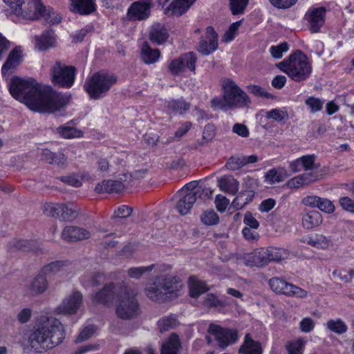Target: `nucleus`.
<instances>
[{"mask_svg":"<svg viewBox=\"0 0 354 354\" xmlns=\"http://www.w3.org/2000/svg\"><path fill=\"white\" fill-rule=\"evenodd\" d=\"M11 95L25 104L30 110L54 113L62 111L68 103L69 97L56 92L50 86H42L32 79L13 77L8 84Z\"/></svg>","mask_w":354,"mask_h":354,"instance_id":"1","label":"nucleus"},{"mask_svg":"<svg viewBox=\"0 0 354 354\" xmlns=\"http://www.w3.org/2000/svg\"><path fill=\"white\" fill-rule=\"evenodd\" d=\"M65 339L64 325L53 317H42L29 336L30 346L37 353L52 349Z\"/></svg>","mask_w":354,"mask_h":354,"instance_id":"2","label":"nucleus"},{"mask_svg":"<svg viewBox=\"0 0 354 354\" xmlns=\"http://www.w3.org/2000/svg\"><path fill=\"white\" fill-rule=\"evenodd\" d=\"M184 287L182 279L172 274H161L149 281L145 288V294L151 301L163 302L177 298Z\"/></svg>","mask_w":354,"mask_h":354,"instance_id":"3","label":"nucleus"},{"mask_svg":"<svg viewBox=\"0 0 354 354\" xmlns=\"http://www.w3.org/2000/svg\"><path fill=\"white\" fill-rule=\"evenodd\" d=\"M223 97H215L211 100L212 107L226 111L240 107L248 106L250 103L248 95L232 80L227 79L223 84Z\"/></svg>","mask_w":354,"mask_h":354,"instance_id":"4","label":"nucleus"},{"mask_svg":"<svg viewBox=\"0 0 354 354\" xmlns=\"http://www.w3.org/2000/svg\"><path fill=\"white\" fill-rule=\"evenodd\" d=\"M277 67L292 80L301 82L307 80L312 73V66L307 56L301 50L292 53L288 59L279 63Z\"/></svg>","mask_w":354,"mask_h":354,"instance_id":"5","label":"nucleus"},{"mask_svg":"<svg viewBox=\"0 0 354 354\" xmlns=\"http://www.w3.org/2000/svg\"><path fill=\"white\" fill-rule=\"evenodd\" d=\"M116 81L113 75L96 73L86 81L84 86L90 97L96 100L104 96Z\"/></svg>","mask_w":354,"mask_h":354,"instance_id":"6","label":"nucleus"},{"mask_svg":"<svg viewBox=\"0 0 354 354\" xmlns=\"http://www.w3.org/2000/svg\"><path fill=\"white\" fill-rule=\"evenodd\" d=\"M135 291L127 286L121 288L116 307V314L122 319H130L136 317L140 313V306L136 297Z\"/></svg>","mask_w":354,"mask_h":354,"instance_id":"7","label":"nucleus"},{"mask_svg":"<svg viewBox=\"0 0 354 354\" xmlns=\"http://www.w3.org/2000/svg\"><path fill=\"white\" fill-rule=\"evenodd\" d=\"M76 68L57 60L50 68V77L53 84L59 87L68 88L75 82Z\"/></svg>","mask_w":354,"mask_h":354,"instance_id":"8","label":"nucleus"},{"mask_svg":"<svg viewBox=\"0 0 354 354\" xmlns=\"http://www.w3.org/2000/svg\"><path fill=\"white\" fill-rule=\"evenodd\" d=\"M43 211L46 215L61 221H72L78 215L77 207L71 203H46L43 205Z\"/></svg>","mask_w":354,"mask_h":354,"instance_id":"9","label":"nucleus"},{"mask_svg":"<svg viewBox=\"0 0 354 354\" xmlns=\"http://www.w3.org/2000/svg\"><path fill=\"white\" fill-rule=\"evenodd\" d=\"M268 284L271 290L277 294L297 298H306L308 296V292L304 289L290 283L281 277L270 279Z\"/></svg>","mask_w":354,"mask_h":354,"instance_id":"10","label":"nucleus"},{"mask_svg":"<svg viewBox=\"0 0 354 354\" xmlns=\"http://www.w3.org/2000/svg\"><path fill=\"white\" fill-rule=\"evenodd\" d=\"M207 333L214 337L218 346L222 348L234 344L238 338L236 330L224 328L214 323L209 324Z\"/></svg>","mask_w":354,"mask_h":354,"instance_id":"11","label":"nucleus"},{"mask_svg":"<svg viewBox=\"0 0 354 354\" xmlns=\"http://www.w3.org/2000/svg\"><path fill=\"white\" fill-rule=\"evenodd\" d=\"M196 60L197 57L194 53H184L180 57L171 60L168 68L170 73L174 75H179L185 68L194 72Z\"/></svg>","mask_w":354,"mask_h":354,"instance_id":"12","label":"nucleus"},{"mask_svg":"<svg viewBox=\"0 0 354 354\" xmlns=\"http://www.w3.org/2000/svg\"><path fill=\"white\" fill-rule=\"evenodd\" d=\"M82 304V294L79 291L73 292L56 308L59 315L75 314Z\"/></svg>","mask_w":354,"mask_h":354,"instance_id":"13","label":"nucleus"},{"mask_svg":"<svg viewBox=\"0 0 354 354\" xmlns=\"http://www.w3.org/2000/svg\"><path fill=\"white\" fill-rule=\"evenodd\" d=\"M151 7V0L135 1L128 8L127 16L131 20H145L149 17Z\"/></svg>","mask_w":354,"mask_h":354,"instance_id":"14","label":"nucleus"},{"mask_svg":"<svg viewBox=\"0 0 354 354\" xmlns=\"http://www.w3.org/2000/svg\"><path fill=\"white\" fill-rule=\"evenodd\" d=\"M21 12H16L15 15L24 19L35 20L39 19L45 11V7L39 3V0H22Z\"/></svg>","mask_w":354,"mask_h":354,"instance_id":"15","label":"nucleus"},{"mask_svg":"<svg viewBox=\"0 0 354 354\" xmlns=\"http://www.w3.org/2000/svg\"><path fill=\"white\" fill-rule=\"evenodd\" d=\"M206 37L209 40L201 39L197 50L203 55H208L215 51L218 48V34L212 26L206 28Z\"/></svg>","mask_w":354,"mask_h":354,"instance_id":"16","label":"nucleus"},{"mask_svg":"<svg viewBox=\"0 0 354 354\" xmlns=\"http://www.w3.org/2000/svg\"><path fill=\"white\" fill-rule=\"evenodd\" d=\"M326 8L324 7L313 8L308 10L305 15L309 28L313 32H317L325 21Z\"/></svg>","mask_w":354,"mask_h":354,"instance_id":"17","label":"nucleus"},{"mask_svg":"<svg viewBox=\"0 0 354 354\" xmlns=\"http://www.w3.org/2000/svg\"><path fill=\"white\" fill-rule=\"evenodd\" d=\"M124 286L116 287L113 283L104 285L103 288L96 292L93 297V301L100 304H108L119 296L121 292V288Z\"/></svg>","mask_w":354,"mask_h":354,"instance_id":"18","label":"nucleus"},{"mask_svg":"<svg viewBox=\"0 0 354 354\" xmlns=\"http://www.w3.org/2000/svg\"><path fill=\"white\" fill-rule=\"evenodd\" d=\"M91 233L82 227L76 226H66L62 231V238L68 242H75L90 237Z\"/></svg>","mask_w":354,"mask_h":354,"instance_id":"19","label":"nucleus"},{"mask_svg":"<svg viewBox=\"0 0 354 354\" xmlns=\"http://www.w3.org/2000/svg\"><path fill=\"white\" fill-rule=\"evenodd\" d=\"M269 263L266 248L254 250L245 259V264L251 267H262Z\"/></svg>","mask_w":354,"mask_h":354,"instance_id":"20","label":"nucleus"},{"mask_svg":"<svg viewBox=\"0 0 354 354\" xmlns=\"http://www.w3.org/2000/svg\"><path fill=\"white\" fill-rule=\"evenodd\" d=\"M48 287V283L46 276L40 272L35 277L28 287V292L33 296L44 293Z\"/></svg>","mask_w":354,"mask_h":354,"instance_id":"21","label":"nucleus"},{"mask_svg":"<svg viewBox=\"0 0 354 354\" xmlns=\"http://www.w3.org/2000/svg\"><path fill=\"white\" fill-rule=\"evenodd\" d=\"M124 188L123 183L119 180H104L101 183H98L95 191L97 193H119Z\"/></svg>","mask_w":354,"mask_h":354,"instance_id":"22","label":"nucleus"},{"mask_svg":"<svg viewBox=\"0 0 354 354\" xmlns=\"http://www.w3.org/2000/svg\"><path fill=\"white\" fill-rule=\"evenodd\" d=\"M169 37L167 30L164 25L160 24H155L151 27L149 32V39L157 45L165 43Z\"/></svg>","mask_w":354,"mask_h":354,"instance_id":"23","label":"nucleus"},{"mask_svg":"<svg viewBox=\"0 0 354 354\" xmlns=\"http://www.w3.org/2000/svg\"><path fill=\"white\" fill-rule=\"evenodd\" d=\"M55 43V35L52 30L45 31L39 36H35V46L41 51L53 47Z\"/></svg>","mask_w":354,"mask_h":354,"instance_id":"24","label":"nucleus"},{"mask_svg":"<svg viewBox=\"0 0 354 354\" xmlns=\"http://www.w3.org/2000/svg\"><path fill=\"white\" fill-rule=\"evenodd\" d=\"M180 195L182 197L176 203V208L181 215H185L189 212L196 199L193 192Z\"/></svg>","mask_w":354,"mask_h":354,"instance_id":"25","label":"nucleus"},{"mask_svg":"<svg viewBox=\"0 0 354 354\" xmlns=\"http://www.w3.org/2000/svg\"><path fill=\"white\" fill-rule=\"evenodd\" d=\"M217 184L221 190L235 194L239 187V182L232 176H224L217 180Z\"/></svg>","mask_w":354,"mask_h":354,"instance_id":"26","label":"nucleus"},{"mask_svg":"<svg viewBox=\"0 0 354 354\" xmlns=\"http://www.w3.org/2000/svg\"><path fill=\"white\" fill-rule=\"evenodd\" d=\"M71 10L80 15H88L95 10L93 0H71Z\"/></svg>","mask_w":354,"mask_h":354,"instance_id":"27","label":"nucleus"},{"mask_svg":"<svg viewBox=\"0 0 354 354\" xmlns=\"http://www.w3.org/2000/svg\"><path fill=\"white\" fill-rule=\"evenodd\" d=\"M41 159L47 163L54 164L58 167H63L66 164V158L64 154H55L48 149L41 151Z\"/></svg>","mask_w":354,"mask_h":354,"instance_id":"28","label":"nucleus"},{"mask_svg":"<svg viewBox=\"0 0 354 354\" xmlns=\"http://www.w3.org/2000/svg\"><path fill=\"white\" fill-rule=\"evenodd\" d=\"M189 295L192 297H198L208 290L206 283L198 280L195 276H191L188 280Z\"/></svg>","mask_w":354,"mask_h":354,"instance_id":"29","label":"nucleus"},{"mask_svg":"<svg viewBox=\"0 0 354 354\" xmlns=\"http://www.w3.org/2000/svg\"><path fill=\"white\" fill-rule=\"evenodd\" d=\"M141 59L147 64L156 63L160 57V52L158 49L151 48L149 45L145 42L141 48Z\"/></svg>","mask_w":354,"mask_h":354,"instance_id":"30","label":"nucleus"},{"mask_svg":"<svg viewBox=\"0 0 354 354\" xmlns=\"http://www.w3.org/2000/svg\"><path fill=\"white\" fill-rule=\"evenodd\" d=\"M322 223V214L316 210L310 211L303 215L302 225L306 229H312Z\"/></svg>","mask_w":354,"mask_h":354,"instance_id":"31","label":"nucleus"},{"mask_svg":"<svg viewBox=\"0 0 354 354\" xmlns=\"http://www.w3.org/2000/svg\"><path fill=\"white\" fill-rule=\"evenodd\" d=\"M243 354H261L262 349L259 342L250 338L249 334L245 336V341L239 349Z\"/></svg>","mask_w":354,"mask_h":354,"instance_id":"32","label":"nucleus"},{"mask_svg":"<svg viewBox=\"0 0 354 354\" xmlns=\"http://www.w3.org/2000/svg\"><path fill=\"white\" fill-rule=\"evenodd\" d=\"M254 196V192L252 190H245L240 192L232 201L231 207L235 210L242 209L253 200Z\"/></svg>","mask_w":354,"mask_h":354,"instance_id":"33","label":"nucleus"},{"mask_svg":"<svg viewBox=\"0 0 354 354\" xmlns=\"http://www.w3.org/2000/svg\"><path fill=\"white\" fill-rule=\"evenodd\" d=\"M180 346L178 336L173 333L170 335L168 340L163 344L161 348V354H178Z\"/></svg>","mask_w":354,"mask_h":354,"instance_id":"34","label":"nucleus"},{"mask_svg":"<svg viewBox=\"0 0 354 354\" xmlns=\"http://www.w3.org/2000/svg\"><path fill=\"white\" fill-rule=\"evenodd\" d=\"M195 1L196 0H174L166 9L165 13L168 12V10H171L172 13L174 15H182Z\"/></svg>","mask_w":354,"mask_h":354,"instance_id":"35","label":"nucleus"},{"mask_svg":"<svg viewBox=\"0 0 354 354\" xmlns=\"http://www.w3.org/2000/svg\"><path fill=\"white\" fill-rule=\"evenodd\" d=\"M67 262L64 261H55L44 266L41 272L44 275L55 274L64 271L67 267Z\"/></svg>","mask_w":354,"mask_h":354,"instance_id":"36","label":"nucleus"},{"mask_svg":"<svg viewBox=\"0 0 354 354\" xmlns=\"http://www.w3.org/2000/svg\"><path fill=\"white\" fill-rule=\"evenodd\" d=\"M306 243L319 249H326L330 245V239L323 234H315L309 236Z\"/></svg>","mask_w":354,"mask_h":354,"instance_id":"37","label":"nucleus"},{"mask_svg":"<svg viewBox=\"0 0 354 354\" xmlns=\"http://www.w3.org/2000/svg\"><path fill=\"white\" fill-rule=\"evenodd\" d=\"M326 328L337 335L345 333L348 330L346 323L341 319H329L326 324Z\"/></svg>","mask_w":354,"mask_h":354,"instance_id":"38","label":"nucleus"},{"mask_svg":"<svg viewBox=\"0 0 354 354\" xmlns=\"http://www.w3.org/2000/svg\"><path fill=\"white\" fill-rule=\"evenodd\" d=\"M167 108L170 111L183 114L190 109V104L183 99L171 100L167 102Z\"/></svg>","mask_w":354,"mask_h":354,"instance_id":"39","label":"nucleus"},{"mask_svg":"<svg viewBox=\"0 0 354 354\" xmlns=\"http://www.w3.org/2000/svg\"><path fill=\"white\" fill-rule=\"evenodd\" d=\"M269 259V263L271 261H279L287 258L288 251L281 248L268 247L266 248Z\"/></svg>","mask_w":354,"mask_h":354,"instance_id":"40","label":"nucleus"},{"mask_svg":"<svg viewBox=\"0 0 354 354\" xmlns=\"http://www.w3.org/2000/svg\"><path fill=\"white\" fill-rule=\"evenodd\" d=\"M57 133L62 138L71 139L75 138H80L82 136V132L74 127L68 126H60L57 128Z\"/></svg>","mask_w":354,"mask_h":354,"instance_id":"41","label":"nucleus"},{"mask_svg":"<svg viewBox=\"0 0 354 354\" xmlns=\"http://www.w3.org/2000/svg\"><path fill=\"white\" fill-rule=\"evenodd\" d=\"M286 176V171L284 169H272L266 174V179L270 183L274 184L283 181Z\"/></svg>","mask_w":354,"mask_h":354,"instance_id":"42","label":"nucleus"},{"mask_svg":"<svg viewBox=\"0 0 354 354\" xmlns=\"http://www.w3.org/2000/svg\"><path fill=\"white\" fill-rule=\"evenodd\" d=\"M13 246L17 250L23 252L35 251L39 248V243L33 240H19Z\"/></svg>","mask_w":354,"mask_h":354,"instance_id":"43","label":"nucleus"},{"mask_svg":"<svg viewBox=\"0 0 354 354\" xmlns=\"http://www.w3.org/2000/svg\"><path fill=\"white\" fill-rule=\"evenodd\" d=\"M245 165L244 160V156L235 155L231 156L225 164V167L227 169L235 171Z\"/></svg>","mask_w":354,"mask_h":354,"instance_id":"44","label":"nucleus"},{"mask_svg":"<svg viewBox=\"0 0 354 354\" xmlns=\"http://www.w3.org/2000/svg\"><path fill=\"white\" fill-rule=\"evenodd\" d=\"M176 324L177 320L172 315L162 317L158 322V328L162 333L174 328Z\"/></svg>","mask_w":354,"mask_h":354,"instance_id":"45","label":"nucleus"},{"mask_svg":"<svg viewBox=\"0 0 354 354\" xmlns=\"http://www.w3.org/2000/svg\"><path fill=\"white\" fill-rule=\"evenodd\" d=\"M155 268L154 264H151L149 266H141L137 268H131L127 270V274L129 277L138 279H140L145 273L149 272L153 270Z\"/></svg>","mask_w":354,"mask_h":354,"instance_id":"46","label":"nucleus"},{"mask_svg":"<svg viewBox=\"0 0 354 354\" xmlns=\"http://www.w3.org/2000/svg\"><path fill=\"white\" fill-rule=\"evenodd\" d=\"M249 0H230V8L233 15L243 14Z\"/></svg>","mask_w":354,"mask_h":354,"instance_id":"47","label":"nucleus"},{"mask_svg":"<svg viewBox=\"0 0 354 354\" xmlns=\"http://www.w3.org/2000/svg\"><path fill=\"white\" fill-rule=\"evenodd\" d=\"M218 216L214 210L205 211L201 216L202 223L206 225H216L218 223Z\"/></svg>","mask_w":354,"mask_h":354,"instance_id":"48","label":"nucleus"},{"mask_svg":"<svg viewBox=\"0 0 354 354\" xmlns=\"http://www.w3.org/2000/svg\"><path fill=\"white\" fill-rule=\"evenodd\" d=\"M84 283L92 286H97L105 281V276L102 273H93L84 277Z\"/></svg>","mask_w":354,"mask_h":354,"instance_id":"49","label":"nucleus"},{"mask_svg":"<svg viewBox=\"0 0 354 354\" xmlns=\"http://www.w3.org/2000/svg\"><path fill=\"white\" fill-rule=\"evenodd\" d=\"M242 21H238L231 24L228 30L225 32L224 35L223 36V41L224 42H230L234 39L235 35L238 32L239 28L241 24Z\"/></svg>","mask_w":354,"mask_h":354,"instance_id":"50","label":"nucleus"},{"mask_svg":"<svg viewBox=\"0 0 354 354\" xmlns=\"http://www.w3.org/2000/svg\"><path fill=\"white\" fill-rule=\"evenodd\" d=\"M305 344L302 339L288 342L286 347L289 354H301V350Z\"/></svg>","mask_w":354,"mask_h":354,"instance_id":"51","label":"nucleus"},{"mask_svg":"<svg viewBox=\"0 0 354 354\" xmlns=\"http://www.w3.org/2000/svg\"><path fill=\"white\" fill-rule=\"evenodd\" d=\"M41 17H44L48 24H56L61 21V17L53 9L45 8V11L42 12Z\"/></svg>","mask_w":354,"mask_h":354,"instance_id":"52","label":"nucleus"},{"mask_svg":"<svg viewBox=\"0 0 354 354\" xmlns=\"http://www.w3.org/2000/svg\"><path fill=\"white\" fill-rule=\"evenodd\" d=\"M288 50L287 43L283 42L277 46H272L270 48V53L274 58L281 59L283 57V53L287 52Z\"/></svg>","mask_w":354,"mask_h":354,"instance_id":"53","label":"nucleus"},{"mask_svg":"<svg viewBox=\"0 0 354 354\" xmlns=\"http://www.w3.org/2000/svg\"><path fill=\"white\" fill-rule=\"evenodd\" d=\"M267 118L268 119H272L277 122H282L285 119L288 118V114L286 111L278 109H272L266 113Z\"/></svg>","mask_w":354,"mask_h":354,"instance_id":"54","label":"nucleus"},{"mask_svg":"<svg viewBox=\"0 0 354 354\" xmlns=\"http://www.w3.org/2000/svg\"><path fill=\"white\" fill-rule=\"evenodd\" d=\"M214 128L212 125H207L203 133V138L201 141L197 140L194 145V148H197L198 146L205 145L209 140H212L214 136Z\"/></svg>","mask_w":354,"mask_h":354,"instance_id":"55","label":"nucleus"},{"mask_svg":"<svg viewBox=\"0 0 354 354\" xmlns=\"http://www.w3.org/2000/svg\"><path fill=\"white\" fill-rule=\"evenodd\" d=\"M317 208L327 214H332L335 211V205L332 201L328 198H321L319 201Z\"/></svg>","mask_w":354,"mask_h":354,"instance_id":"56","label":"nucleus"},{"mask_svg":"<svg viewBox=\"0 0 354 354\" xmlns=\"http://www.w3.org/2000/svg\"><path fill=\"white\" fill-rule=\"evenodd\" d=\"M203 304L208 308L223 307L224 305L216 295L212 293L207 294L204 300Z\"/></svg>","mask_w":354,"mask_h":354,"instance_id":"57","label":"nucleus"},{"mask_svg":"<svg viewBox=\"0 0 354 354\" xmlns=\"http://www.w3.org/2000/svg\"><path fill=\"white\" fill-rule=\"evenodd\" d=\"M305 103L309 106L312 113L321 111L324 104L323 101L315 97H309L306 99Z\"/></svg>","mask_w":354,"mask_h":354,"instance_id":"58","label":"nucleus"},{"mask_svg":"<svg viewBox=\"0 0 354 354\" xmlns=\"http://www.w3.org/2000/svg\"><path fill=\"white\" fill-rule=\"evenodd\" d=\"M96 328L93 325L86 326L77 337L76 342H82L90 338L95 333Z\"/></svg>","mask_w":354,"mask_h":354,"instance_id":"59","label":"nucleus"},{"mask_svg":"<svg viewBox=\"0 0 354 354\" xmlns=\"http://www.w3.org/2000/svg\"><path fill=\"white\" fill-rule=\"evenodd\" d=\"M302 169L313 170L315 166V158L313 155L303 156L299 158Z\"/></svg>","mask_w":354,"mask_h":354,"instance_id":"60","label":"nucleus"},{"mask_svg":"<svg viewBox=\"0 0 354 354\" xmlns=\"http://www.w3.org/2000/svg\"><path fill=\"white\" fill-rule=\"evenodd\" d=\"M194 194L196 196V199H201V200H206L212 198L213 194V191L207 187H198L196 188L194 192H193Z\"/></svg>","mask_w":354,"mask_h":354,"instance_id":"61","label":"nucleus"},{"mask_svg":"<svg viewBox=\"0 0 354 354\" xmlns=\"http://www.w3.org/2000/svg\"><path fill=\"white\" fill-rule=\"evenodd\" d=\"M269 2L278 9H287L294 6L298 0H268Z\"/></svg>","mask_w":354,"mask_h":354,"instance_id":"62","label":"nucleus"},{"mask_svg":"<svg viewBox=\"0 0 354 354\" xmlns=\"http://www.w3.org/2000/svg\"><path fill=\"white\" fill-rule=\"evenodd\" d=\"M132 211L131 207L127 205H121L114 212L113 217L115 218H127L131 216Z\"/></svg>","mask_w":354,"mask_h":354,"instance_id":"63","label":"nucleus"},{"mask_svg":"<svg viewBox=\"0 0 354 354\" xmlns=\"http://www.w3.org/2000/svg\"><path fill=\"white\" fill-rule=\"evenodd\" d=\"M340 206L346 211L354 213V201L348 196H344L339 198Z\"/></svg>","mask_w":354,"mask_h":354,"instance_id":"64","label":"nucleus"}]
</instances>
